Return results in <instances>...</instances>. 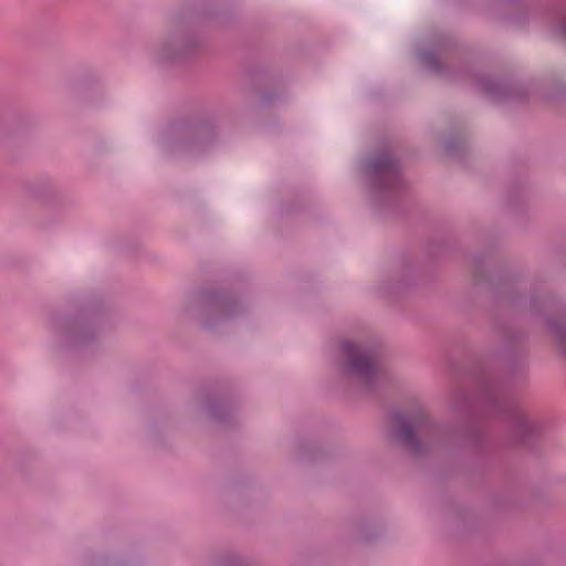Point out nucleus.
Listing matches in <instances>:
<instances>
[{
    "label": "nucleus",
    "instance_id": "1",
    "mask_svg": "<svg viewBox=\"0 0 566 566\" xmlns=\"http://www.w3.org/2000/svg\"><path fill=\"white\" fill-rule=\"evenodd\" d=\"M343 352L350 371L355 375L369 379L377 371L375 358L369 352L349 342L343 344Z\"/></svg>",
    "mask_w": 566,
    "mask_h": 566
},
{
    "label": "nucleus",
    "instance_id": "2",
    "mask_svg": "<svg viewBox=\"0 0 566 566\" xmlns=\"http://www.w3.org/2000/svg\"><path fill=\"white\" fill-rule=\"evenodd\" d=\"M505 422H510L520 439H522L532 429L528 420L522 413L515 410L509 413L497 405V424H503Z\"/></svg>",
    "mask_w": 566,
    "mask_h": 566
},
{
    "label": "nucleus",
    "instance_id": "3",
    "mask_svg": "<svg viewBox=\"0 0 566 566\" xmlns=\"http://www.w3.org/2000/svg\"><path fill=\"white\" fill-rule=\"evenodd\" d=\"M420 419L419 418H412V419H406V418H397L396 424H397V433L401 441L406 443L410 448L417 447V439L415 436L416 428L419 427Z\"/></svg>",
    "mask_w": 566,
    "mask_h": 566
},
{
    "label": "nucleus",
    "instance_id": "4",
    "mask_svg": "<svg viewBox=\"0 0 566 566\" xmlns=\"http://www.w3.org/2000/svg\"><path fill=\"white\" fill-rule=\"evenodd\" d=\"M556 338L559 347L566 353V328L557 331Z\"/></svg>",
    "mask_w": 566,
    "mask_h": 566
},
{
    "label": "nucleus",
    "instance_id": "5",
    "mask_svg": "<svg viewBox=\"0 0 566 566\" xmlns=\"http://www.w3.org/2000/svg\"><path fill=\"white\" fill-rule=\"evenodd\" d=\"M381 166H384L385 168H387V167H389V163H388V161H384V163H381L380 165H378V164H377V165L375 166V169H376V170H381V168H382Z\"/></svg>",
    "mask_w": 566,
    "mask_h": 566
}]
</instances>
